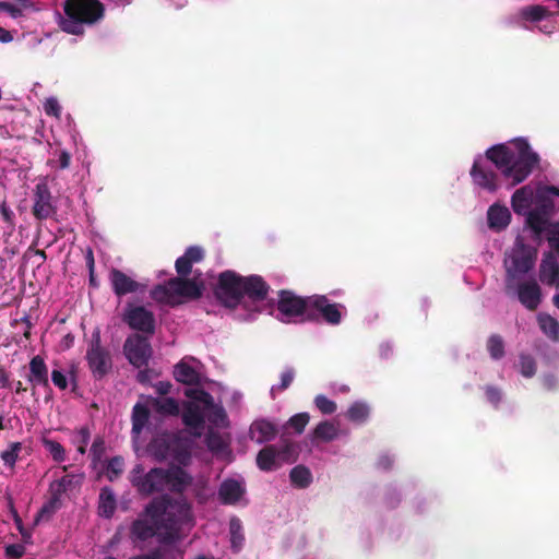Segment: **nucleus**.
Wrapping results in <instances>:
<instances>
[{
    "label": "nucleus",
    "instance_id": "nucleus-1",
    "mask_svg": "<svg viewBox=\"0 0 559 559\" xmlns=\"http://www.w3.org/2000/svg\"><path fill=\"white\" fill-rule=\"evenodd\" d=\"M195 524L191 503L186 498L164 495L151 500L143 512L130 526V538L139 545L157 537L162 559H166L167 547L170 555L182 559V551L175 545L183 539Z\"/></svg>",
    "mask_w": 559,
    "mask_h": 559
},
{
    "label": "nucleus",
    "instance_id": "nucleus-30",
    "mask_svg": "<svg viewBox=\"0 0 559 559\" xmlns=\"http://www.w3.org/2000/svg\"><path fill=\"white\" fill-rule=\"evenodd\" d=\"M145 401L148 404V406L159 415L167 416L179 414V404L173 397L147 396Z\"/></svg>",
    "mask_w": 559,
    "mask_h": 559
},
{
    "label": "nucleus",
    "instance_id": "nucleus-39",
    "mask_svg": "<svg viewBox=\"0 0 559 559\" xmlns=\"http://www.w3.org/2000/svg\"><path fill=\"white\" fill-rule=\"evenodd\" d=\"M310 416L308 413H299L289 418V420L285 424V429H292L296 433L300 435L304 432L307 424L309 423Z\"/></svg>",
    "mask_w": 559,
    "mask_h": 559
},
{
    "label": "nucleus",
    "instance_id": "nucleus-21",
    "mask_svg": "<svg viewBox=\"0 0 559 559\" xmlns=\"http://www.w3.org/2000/svg\"><path fill=\"white\" fill-rule=\"evenodd\" d=\"M52 195L46 181H39L34 189L33 214L37 219H46L55 213Z\"/></svg>",
    "mask_w": 559,
    "mask_h": 559
},
{
    "label": "nucleus",
    "instance_id": "nucleus-24",
    "mask_svg": "<svg viewBox=\"0 0 559 559\" xmlns=\"http://www.w3.org/2000/svg\"><path fill=\"white\" fill-rule=\"evenodd\" d=\"M278 425L266 418H258L249 428V438L258 444L266 443L275 438Z\"/></svg>",
    "mask_w": 559,
    "mask_h": 559
},
{
    "label": "nucleus",
    "instance_id": "nucleus-43",
    "mask_svg": "<svg viewBox=\"0 0 559 559\" xmlns=\"http://www.w3.org/2000/svg\"><path fill=\"white\" fill-rule=\"evenodd\" d=\"M295 372L293 368H286L280 377V383L271 386L270 393L272 399H275L276 393L286 390L293 382Z\"/></svg>",
    "mask_w": 559,
    "mask_h": 559
},
{
    "label": "nucleus",
    "instance_id": "nucleus-49",
    "mask_svg": "<svg viewBox=\"0 0 559 559\" xmlns=\"http://www.w3.org/2000/svg\"><path fill=\"white\" fill-rule=\"evenodd\" d=\"M57 155L58 159L51 160L50 165L61 170L69 168L71 163V154L66 150H61L57 153Z\"/></svg>",
    "mask_w": 559,
    "mask_h": 559
},
{
    "label": "nucleus",
    "instance_id": "nucleus-8",
    "mask_svg": "<svg viewBox=\"0 0 559 559\" xmlns=\"http://www.w3.org/2000/svg\"><path fill=\"white\" fill-rule=\"evenodd\" d=\"M549 3L531 4L521 8L514 15L518 26L538 32L544 35H552L559 31V0H544Z\"/></svg>",
    "mask_w": 559,
    "mask_h": 559
},
{
    "label": "nucleus",
    "instance_id": "nucleus-3",
    "mask_svg": "<svg viewBox=\"0 0 559 559\" xmlns=\"http://www.w3.org/2000/svg\"><path fill=\"white\" fill-rule=\"evenodd\" d=\"M189 399L182 407V421L190 435L200 438L204 431V421L207 419L211 427L205 436L207 449L216 456L231 457L229 435H222L213 428H227L229 420L224 407L214 403L213 396L201 389H187L185 392Z\"/></svg>",
    "mask_w": 559,
    "mask_h": 559
},
{
    "label": "nucleus",
    "instance_id": "nucleus-23",
    "mask_svg": "<svg viewBox=\"0 0 559 559\" xmlns=\"http://www.w3.org/2000/svg\"><path fill=\"white\" fill-rule=\"evenodd\" d=\"M175 437L171 435H159L150 442L147 447V452L157 461L174 459L179 460V462H183V459H179L175 452Z\"/></svg>",
    "mask_w": 559,
    "mask_h": 559
},
{
    "label": "nucleus",
    "instance_id": "nucleus-57",
    "mask_svg": "<svg viewBox=\"0 0 559 559\" xmlns=\"http://www.w3.org/2000/svg\"><path fill=\"white\" fill-rule=\"evenodd\" d=\"M543 384L547 390H555L558 386V380L554 374H545Z\"/></svg>",
    "mask_w": 559,
    "mask_h": 559
},
{
    "label": "nucleus",
    "instance_id": "nucleus-36",
    "mask_svg": "<svg viewBox=\"0 0 559 559\" xmlns=\"http://www.w3.org/2000/svg\"><path fill=\"white\" fill-rule=\"evenodd\" d=\"M40 443L56 463H62L66 461V450L61 443L49 439L46 435L40 437Z\"/></svg>",
    "mask_w": 559,
    "mask_h": 559
},
{
    "label": "nucleus",
    "instance_id": "nucleus-48",
    "mask_svg": "<svg viewBox=\"0 0 559 559\" xmlns=\"http://www.w3.org/2000/svg\"><path fill=\"white\" fill-rule=\"evenodd\" d=\"M104 451H105L104 440L100 438H96L93 441L92 447L90 449V455L92 457L93 464H96L97 462L100 461V459L104 454Z\"/></svg>",
    "mask_w": 559,
    "mask_h": 559
},
{
    "label": "nucleus",
    "instance_id": "nucleus-37",
    "mask_svg": "<svg viewBox=\"0 0 559 559\" xmlns=\"http://www.w3.org/2000/svg\"><path fill=\"white\" fill-rule=\"evenodd\" d=\"M31 8L32 3L28 0H15V2L0 1V11L5 12L12 19L22 16Z\"/></svg>",
    "mask_w": 559,
    "mask_h": 559
},
{
    "label": "nucleus",
    "instance_id": "nucleus-62",
    "mask_svg": "<svg viewBox=\"0 0 559 559\" xmlns=\"http://www.w3.org/2000/svg\"><path fill=\"white\" fill-rule=\"evenodd\" d=\"M10 508H11V513L13 515L16 528L19 530V532H22L23 530H25L23 526V522L11 502H10Z\"/></svg>",
    "mask_w": 559,
    "mask_h": 559
},
{
    "label": "nucleus",
    "instance_id": "nucleus-50",
    "mask_svg": "<svg viewBox=\"0 0 559 559\" xmlns=\"http://www.w3.org/2000/svg\"><path fill=\"white\" fill-rule=\"evenodd\" d=\"M51 381L60 390H66L68 388L67 374L61 370H58V369L52 370Z\"/></svg>",
    "mask_w": 559,
    "mask_h": 559
},
{
    "label": "nucleus",
    "instance_id": "nucleus-12",
    "mask_svg": "<svg viewBox=\"0 0 559 559\" xmlns=\"http://www.w3.org/2000/svg\"><path fill=\"white\" fill-rule=\"evenodd\" d=\"M536 260L535 250L516 239L511 251L506 255V283L526 277L525 275L533 270Z\"/></svg>",
    "mask_w": 559,
    "mask_h": 559
},
{
    "label": "nucleus",
    "instance_id": "nucleus-4",
    "mask_svg": "<svg viewBox=\"0 0 559 559\" xmlns=\"http://www.w3.org/2000/svg\"><path fill=\"white\" fill-rule=\"evenodd\" d=\"M267 292L269 286L261 276L242 277L234 271H225L218 276L215 296L225 307L234 309L235 319L251 322L261 312L259 304Z\"/></svg>",
    "mask_w": 559,
    "mask_h": 559
},
{
    "label": "nucleus",
    "instance_id": "nucleus-5",
    "mask_svg": "<svg viewBox=\"0 0 559 559\" xmlns=\"http://www.w3.org/2000/svg\"><path fill=\"white\" fill-rule=\"evenodd\" d=\"M511 207L525 217L527 226L539 229L543 222L559 213V188L543 182L522 186L511 195Z\"/></svg>",
    "mask_w": 559,
    "mask_h": 559
},
{
    "label": "nucleus",
    "instance_id": "nucleus-41",
    "mask_svg": "<svg viewBox=\"0 0 559 559\" xmlns=\"http://www.w3.org/2000/svg\"><path fill=\"white\" fill-rule=\"evenodd\" d=\"M520 373L525 378H532L536 373L535 358L528 354H521L519 359Z\"/></svg>",
    "mask_w": 559,
    "mask_h": 559
},
{
    "label": "nucleus",
    "instance_id": "nucleus-44",
    "mask_svg": "<svg viewBox=\"0 0 559 559\" xmlns=\"http://www.w3.org/2000/svg\"><path fill=\"white\" fill-rule=\"evenodd\" d=\"M316 407L324 415H331L337 409L336 403L323 394L314 397Z\"/></svg>",
    "mask_w": 559,
    "mask_h": 559
},
{
    "label": "nucleus",
    "instance_id": "nucleus-18",
    "mask_svg": "<svg viewBox=\"0 0 559 559\" xmlns=\"http://www.w3.org/2000/svg\"><path fill=\"white\" fill-rule=\"evenodd\" d=\"M150 409L148 404L138 402L133 408L131 414L132 429H131V439L133 444V450L138 453L143 448L144 440L142 439V433L148 429L150 427Z\"/></svg>",
    "mask_w": 559,
    "mask_h": 559
},
{
    "label": "nucleus",
    "instance_id": "nucleus-52",
    "mask_svg": "<svg viewBox=\"0 0 559 559\" xmlns=\"http://www.w3.org/2000/svg\"><path fill=\"white\" fill-rule=\"evenodd\" d=\"M401 501L400 490L394 488H389L385 493V503L390 508H395Z\"/></svg>",
    "mask_w": 559,
    "mask_h": 559
},
{
    "label": "nucleus",
    "instance_id": "nucleus-47",
    "mask_svg": "<svg viewBox=\"0 0 559 559\" xmlns=\"http://www.w3.org/2000/svg\"><path fill=\"white\" fill-rule=\"evenodd\" d=\"M91 440V431L87 427H81L71 433V443L74 447L87 445Z\"/></svg>",
    "mask_w": 559,
    "mask_h": 559
},
{
    "label": "nucleus",
    "instance_id": "nucleus-11",
    "mask_svg": "<svg viewBox=\"0 0 559 559\" xmlns=\"http://www.w3.org/2000/svg\"><path fill=\"white\" fill-rule=\"evenodd\" d=\"M298 452V444L283 436L278 444L266 445L259 451L257 465L263 472L276 471L284 464L295 462Z\"/></svg>",
    "mask_w": 559,
    "mask_h": 559
},
{
    "label": "nucleus",
    "instance_id": "nucleus-34",
    "mask_svg": "<svg viewBox=\"0 0 559 559\" xmlns=\"http://www.w3.org/2000/svg\"><path fill=\"white\" fill-rule=\"evenodd\" d=\"M230 546L235 552L242 549L245 536L242 532L241 521L237 516H233L229 521Z\"/></svg>",
    "mask_w": 559,
    "mask_h": 559
},
{
    "label": "nucleus",
    "instance_id": "nucleus-46",
    "mask_svg": "<svg viewBox=\"0 0 559 559\" xmlns=\"http://www.w3.org/2000/svg\"><path fill=\"white\" fill-rule=\"evenodd\" d=\"M485 395L487 402L491 404L495 408H498L503 401V392L501 391V389L495 385H486Z\"/></svg>",
    "mask_w": 559,
    "mask_h": 559
},
{
    "label": "nucleus",
    "instance_id": "nucleus-59",
    "mask_svg": "<svg viewBox=\"0 0 559 559\" xmlns=\"http://www.w3.org/2000/svg\"><path fill=\"white\" fill-rule=\"evenodd\" d=\"M53 509H55V507L51 502L43 506V508L40 509V511L38 512V514L36 516V522H39L45 516H49L53 512Z\"/></svg>",
    "mask_w": 559,
    "mask_h": 559
},
{
    "label": "nucleus",
    "instance_id": "nucleus-31",
    "mask_svg": "<svg viewBox=\"0 0 559 559\" xmlns=\"http://www.w3.org/2000/svg\"><path fill=\"white\" fill-rule=\"evenodd\" d=\"M116 510V496L112 489L105 487L99 493L98 514L110 519Z\"/></svg>",
    "mask_w": 559,
    "mask_h": 559
},
{
    "label": "nucleus",
    "instance_id": "nucleus-33",
    "mask_svg": "<svg viewBox=\"0 0 559 559\" xmlns=\"http://www.w3.org/2000/svg\"><path fill=\"white\" fill-rule=\"evenodd\" d=\"M537 322L543 333L551 341H559V322L547 313H539Z\"/></svg>",
    "mask_w": 559,
    "mask_h": 559
},
{
    "label": "nucleus",
    "instance_id": "nucleus-58",
    "mask_svg": "<svg viewBox=\"0 0 559 559\" xmlns=\"http://www.w3.org/2000/svg\"><path fill=\"white\" fill-rule=\"evenodd\" d=\"M104 559H117L112 556H107ZM129 559H162V550H154L147 555L135 556Z\"/></svg>",
    "mask_w": 559,
    "mask_h": 559
},
{
    "label": "nucleus",
    "instance_id": "nucleus-6",
    "mask_svg": "<svg viewBox=\"0 0 559 559\" xmlns=\"http://www.w3.org/2000/svg\"><path fill=\"white\" fill-rule=\"evenodd\" d=\"M132 487L141 496L156 492H182L191 483V477L181 468L154 467L144 471L142 464H136L129 474Z\"/></svg>",
    "mask_w": 559,
    "mask_h": 559
},
{
    "label": "nucleus",
    "instance_id": "nucleus-13",
    "mask_svg": "<svg viewBox=\"0 0 559 559\" xmlns=\"http://www.w3.org/2000/svg\"><path fill=\"white\" fill-rule=\"evenodd\" d=\"M310 296L301 297L292 290L278 293L276 318L283 323H304L309 320Z\"/></svg>",
    "mask_w": 559,
    "mask_h": 559
},
{
    "label": "nucleus",
    "instance_id": "nucleus-45",
    "mask_svg": "<svg viewBox=\"0 0 559 559\" xmlns=\"http://www.w3.org/2000/svg\"><path fill=\"white\" fill-rule=\"evenodd\" d=\"M44 111L47 116L55 117L56 119H60L62 107L55 96H50L45 99L43 103Z\"/></svg>",
    "mask_w": 559,
    "mask_h": 559
},
{
    "label": "nucleus",
    "instance_id": "nucleus-64",
    "mask_svg": "<svg viewBox=\"0 0 559 559\" xmlns=\"http://www.w3.org/2000/svg\"><path fill=\"white\" fill-rule=\"evenodd\" d=\"M10 385L9 376L3 370H0V386L7 389L10 388Z\"/></svg>",
    "mask_w": 559,
    "mask_h": 559
},
{
    "label": "nucleus",
    "instance_id": "nucleus-40",
    "mask_svg": "<svg viewBox=\"0 0 559 559\" xmlns=\"http://www.w3.org/2000/svg\"><path fill=\"white\" fill-rule=\"evenodd\" d=\"M487 349L492 359L498 360L504 355V343L501 336L493 334L488 338Z\"/></svg>",
    "mask_w": 559,
    "mask_h": 559
},
{
    "label": "nucleus",
    "instance_id": "nucleus-35",
    "mask_svg": "<svg viewBox=\"0 0 559 559\" xmlns=\"http://www.w3.org/2000/svg\"><path fill=\"white\" fill-rule=\"evenodd\" d=\"M338 435V426L330 420L319 423L314 429V437L325 442L336 439Z\"/></svg>",
    "mask_w": 559,
    "mask_h": 559
},
{
    "label": "nucleus",
    "instance_id": "nucleus-7",
    "mask_svg": "<svg viewBox=\"0 0 559 559\" xmlns=\"http://www.w3.org/2000/svg\"><path fill=\"white\" fill-rule=\"evenodd\" d=\"M61 31L82 35L85 26H92L104 19L105 5L99 0H64L63 13H58Z\"/></svg>",
    "mask_w": 559,
    "mask_h": 559
},
{
    "label": "nucleus",
    "instance_id": "nucleus-51",
    "mask_svg": "<svg viewBox=\"0 0 559 559\" xmlns=\"http://www.w3.org/2000/svg\"><path fill=\"white\" fill-rule=\"evenodd\" d=\"M25 552L23 544H10L5 546V556L12 559L21 558Z\"/></svg>",
    "mask_w": 559,
    "mask_h": 559
},
{
    "label": "nucleus",
    "instance_id": "nucleus-19",
    "mask_svg": "<svg viewBox=\"0 0 559 559\" xmlns=\"http://www.w3.org/2000/svg\"><path fill=\"white\" fill-rule=\"evenodd\" d=\"M123 321L132 329L153 334L155 330L154 314L143 306L128 305L123 312Z\"/></svg>",
    "mask_w": 559,
    "mask_h": 559
},
{
    "label": "nucleus",
    "instance_id": "nucleus-29",
    "mask_svg": "<svg viewBox=\"0 0 559 559\" xmlns=\"http://www.w3.org/2000/svg\"><path fill=\"white\" fill-rule=\"evenodd\" d=\"M370 414V405L366 401L358 400L348 406L345 417L354 425L362 426L369 420Z\"/></svg>",
    "mask_w": 559,
    "mask_h": 559
},
{
    "label": "nucleus",
    "instance_id": "nucleus-25",
    "mask_svg": "<svg viewBox=\"0 0 559 559\" xmlns=\"http://www.w3.org/2000/svg\"><path fill=\"white\" fill-rule=\"evenodd\" d=\"M511 218L510 210L499 202L491 204L487 210V225L492 231L500 233L507 229Z\"/></svg>",
    "mask_w": 559,
    "mask_h": 559
},
{
    "label": "nucleus",
    "instance_id": "nucleus-9",
    "mask_svg": "<svg viewBox=\"0 0 559 559\" xmlns=\"http://www.w3.org/2000/svg\"><path fill=\"white\" fill-rule=\"evenodd\" d=\"M536 236L545 235L550 252L544 255L539 269V278L543 283L548 285H555L559 287V222L558 221H546L538 228L534 226H527Z\"/></svg>",
    "mask_w": 559,
    "mask_h": 559
},
{
    "label": "nucleus",
    "instance_id": "nucleus-61",
    "mask_svg": "<svg viewBox=\"0 0 559 559\" xmlns=\"http://www.w3.org/2000/svg\"><path fill=\"white\" fill-rule=\"evenodd\" d=\"M13 40V36L10 31L0 26V43L8 44Z\"/></svg>",
    "mask_w": 559,
    "mask_h": 559
},
{
    "label": "nucleus",
    "instance_id": "nucleus-15",
    "mask_svg": "<svg viewBox=\"0 0 559 559\" xmlns=\"http://www.w3.org/2000/svg\"><path fill=\"white\" fill-rule=\"evenodd\" d=\"M308 322L323 321L330 325H338L346 314L344 305L331 302L324 295L310 296Z\"/></svg>",
    "mask_w": 559,
    "mask_h": 559
},
{
    "label": "nucleus",
    "instance_id": "nucleus-17",
    "mask_svg": "<svg viewBox=\"0 0 559 559\" xmlns=\"http://www.w3.org/2000/svg\"><path fill=\"white\" fill-rule=\"evenodd\" d=\"M123 354L133 367L142 368L147 366L153 350L147 337L132 334L123 344Z\"/></svg>",
    "mask_w": 559,
    "mask_h": 559
},
{
    "label": "nucleus",
    "instance_id": "nucleus-63",
    "mask_svg": "<svg viewBox=\"0 0 559 559\" xmlns=\"http://www.w3.org/2000/svg\"><path fill=\"white\" fill-rule=\"evenodd\" d=\"M392 353V346L389 343H383L380 345V355L383 358H388Z\"/></svg>",
    "mask_w": 559,
    "mask_h": 559
},
{
    "label": "nucleus",
    "instance_id": "nucleus-42",
    "mask_svg": "<svg viewBox=\"0 0 559 559\" xmlns=\"http://www.w3.org/2000/svg\"><path fill=\"white\" fill-rule=\"evenodd\" d=\"M124 461L121 456L111 457L106 465V476L110 481L117 479L123 472Z\"/></svg>",
    "mask_w": 559,
    "mask_h": 559
},
{
    "label": "nucleus",
    "instance_id": "nucleus-14",
    "mask_svg": "<svg viewBox=\"0 0 559 559\" xmlns=\"http://www.w3.org/2000/svg\"><path fill=\"white\" fill-rule=\"evenodd\" d=\"M506 293L516 298L523 307L535 310L542 302V289L534 277H523L506 283Z\"/></svg>",
    "mask_w": 559,
    "mask_h": 559
},
{
    "label": "nucleus",
    "instance_id": "nucleus-56",
    "mask_svg": "<svg viewBox=\"0 0 559 559\" xmlns=\"http://www.w3.org/2000/svg\"><path fill=\"white\" fill-rule=\"evenodd\" d=\"M426 504L427 499L420 495H417L413 500V508L417 513H423L426 510Z\"/></svg>",
    "mask_w": 559,
    "mask_h": 559
},
{
    "label": "nucleus",
    "instance_id": "nucleus-22",
    "mask_svg": "<svg viewBox=\"0 0 559 559\" xmlns=\"http://www.w3.org/2000/svg\"><path fill=\"white\" fill-rule=\"evenodd\" d=\"M174 377L185 384H199L202 378V364L194 357L186 356L175 366Z\"/></svg>",
    "mask_w": 559,
    "mask_h": 559
},
{
    "label": "nucleus",
    "instance_id": "nucleus-55",
    "mask_svg": "<svg viewBox=\"0 0 559 559\" xmlns=\"http://www.w3.org/2000/svg\"><path fill=\"white\" fill-rule=\"evenodd\" d=\"M171 383L168 381H158L154 384V389L156 393L159 395L158 397H166L170 390H171Z\"/></svg>",
    "mask_w": 559,
    "mask_h": 559
},
{
    "label": "nucleus",
    "instance_id": "nucleus-2",
    "mask_svg": "<svg viewBox=\"0 0 559 559\" xmlns=\"http://www.w3.org/2000/svg\"><path fill=\"white\" fill-rule=\"evenodd\" d=\"M491 162L510 187L524 182L538 167L540 157L527 138L520 136L487 148L486 155H477L471 169L474 185L489 193L499 189L498 175L488 167Z\"/></svg>",
    "mask_w": 559,
    "mask_h": 559
},
{
    "label": "nucleus",
    "instance_id": "nucleus-54",
    "mask_svg": "<svg viewBox=\"0 0 559 559\" xmlns=\"http://www.w3.org/2000/svg\"><path fill=\"white\" fill-rule=\"evenodd\" d=\"M0 214L3 221L8 223L10 227L14 226V213L5 202L0 203Z\"/></svg>",
    "mask_w": 559,
    "mask_h": 559
},
{
    "label": "nucleus",
    "instance_id": "nucleus-10",
    "mask_svg": "<svg viewBox=\"0 0 559 559\" xmlns=\"http://www.w3.org/2000/svg\"><path fill=\"white\" fill-rule=\"evenodd\" d=\"M202 289L203 286L197 281L175 277L164 285H157L154 287L151 292V296L159 304L176 306L188 299L200 297Z\"/></svg>",
    "mask_w": 559,
    "mask_h": 559
},
{
    "label": "nucleus",
    "instance_id": "nucleus-20",
    "mask_svg": "<svg viewBox=\"0 0 559 559\" xmlns=\"http://www.w3.org/2000/svg\"><path fill=\"white\" fill-rule=\"evenodd\" d=\"M247 489L241 475H234L222 481L218 488V499L223 504H237L245 499Z\"/></svg>",
    "mask_w": 559,
    "mask_h": 559
},
{
    "label": "nucleus",
    "instance_id": "nucleus-28",
    "mask_svg": "<svg viewBox=\"0 0 559 559\" xmlns=\"http://www.w3.org/2000/svg\"><path fill=\"white\" fill-rule=\"evenodd\" d=\"M28 381L34 385L47 388L49 385L48 368L43 357L34 356L29 361Z\"/></svg>",
    "mask_w": 559,
    "mask_h": 559
},
{
    "label": "nucleus",
    "instance_id": "nucleus-16",
    "mask_svg": "<svg viewBox=\"0 0 559 559\" xmlns=\"http://www.w3.org/2000/svg\"><path fill=\"white\" fill-rule=\"evenodd\" d=\"M85 358L92 374L97 379L106 376L112 367L109 350L102 346L98 329L92 333Z\"/></svg>",
    "mask_w": 559,
    "mask_h": 559
},
{
    "label": "nucleus",
    "instance_id": "nucleus-27",
    "mask_svg": "<svg viewBox=\"0 0 559 559\" xmlns=\"http://www.w3.org/2000/svg\"><path fill=\"white\" fill-rule=\"evenodd\" d=\"M204 258V250L199 246H190L185 253L176 260L175 267L180 276L190 274L193 263L201 262Z\"/></svg>",
    "mask_w": 559,
    "mask_h": 559
},
{
    "label": "nucleus",
    "instance_id": "nucleus-38",
    "mask_svg": "<svg viewBox=\"0 0 559 559\" xmlns=\"http://www.w3.org/2000/svg\"><path fill=\"white\" fill-rule=\"evenodd\" d=\"M21 450H22L21 442L10 443L8 445V448L1 452V455H0L4 466H7L11 469L14 468V466L19 460Z\"/></svg>",
    "mask_w": 559,
    "mask_h": 559
},
{
    "label": "nucleus",
    "instance_id": "nucleus-53",
    "mask_svg": "<svg viewBox=\"0 0 559 559\" xmlns=\"http://www.w3.org/2000/svg\"><path fill=\"white\" fill-rule=\"evenodd\" d=\"M394 463V456L389 453H383L379 456L377 467L382 471H388Z\"/></svg>",
    "mask_w": 559,
    "mask_h": 559
},
{
    "label": "nucleus",
    "instance_id": "nucleus-32",
    "mask_svg": "<svg viewBox=\"0 0 559 559\" xmlns=\"http://www.w3.org/2000/svg\"><path fill=\"white\" fill-rule=\"evenodd\" d=\"M289 479L294 487L304 489L311 485L313 477L308 467L304 465H297L292 468L289 473Z\"/></svg>",
    "mask_w": 559,
    "mask_h": 559
},
{
    "label": "nucleus",
    "instance_id": "nucleus-60",
    "mask_svg": "<svg viewBox=\"0 0 559 559\" xmlns=\"http://www.w3.org/2000/svg\"><path fill=\"white\" fill-rule=\"evenodd\" d=\"M330 389L332 392L334 393H342V394H346L349 392V386L347 384H338V383H332L330 385Z\"/></svg>",
    "mask_w": 559,
    "mask_h": 559
},
{
    "label": "nucleus",
    "instance_id": "nucleus-26",
    "mask_svg": "<svg viewBox=\"0 0 559 559\" xmlns=\"http://www.w3.org/2000/svg\"><path fill=\"white\" fill-rule=\"evenodd\" d=\"M114 293L121 297L127 294L136 293L141 285L122 271L112 269L109 275Z\"/></svg>",
    "mask_w": 559,
    "mask_h": 559
}]
</instances>
